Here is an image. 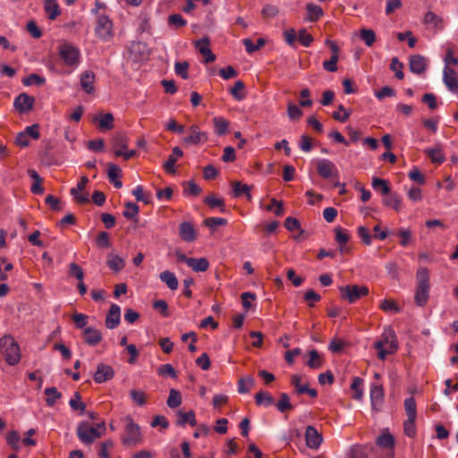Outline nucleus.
<instances>
[{
  "label": "nucleus",
  "instance_id": "b1692460",
  "mask_svg": "<svg viewBox=\"0 0 458 458\" xmlns=\"http://www.w3.org/2000/svg\"><path fill=\"white\" fill-rule=\"evenodd\" d=\"M188 267L195 272H205L209 267V262L206 258H191Z\"/></svg>",
  "mask_w": 458,
  "mask_h": 458
},
{
  "label": "nucleus",
  "instance_id": "774afa93",
  "mask_svg": "<svg viewBox=\"0 0 458 458\" xmlns=\"http://www.w3.org/2000/svg\"><path fill=\"white\" fill-rule=\"evenodd\" d=\"M283 38L289 46H293L298 38V34L293 29L285 30Z\"/></svg>",
  "mask_w": 458,
  "mask_h": 458
},
{
  "label": "nucleus",
  "instance_id": "680f3d73",
  "mask_svg": "<svg viewBox=\"0 0 458 458\" xmlns=\"http://www.w3.org/2000/svg\"><path fill=\"white\" fill-rule=\"evenodd\" d=\"M226 223V219L222 217H209L204 221L205 225L211 230H215L217 226L225 225Z\"/></svg>",
  "mask_w": 458,
  "mask_h": 458
},
{
  "label": "nucleus",
  "instance_id": "4c0bfd02",
  "mask_svg": "<svg viewBox=\"0 0 458 458\" xmlns=\"http://www.w3.org/2000/svg\"><path fill=\"white\" fill-rule=\"evenodd\" d=\"M255 402L259 406H270L274 403V399L267 392L259 391L255 394Z\"/></svg>",
  "mask_w": 458,
  "mask_h": 458
},
{
  "label": "nucleus",
  "instance_id": "a18cd8bd",
  "mask_svg": "<svg viewBox=\"0 0 458 458\" xmlns=\"http://www.w3.org/2000/svg\"><path fill=\"white\" fill-rule=\"evenodd\" d=\"M71 408L74 411H80L81 413L85 412L86 404L81 402V396L79 392H75L73 398L69 401Z\"/></svg>",
  "mask_w": 458,
  "mask_h": 458
},
{
  "label": "nucleus",
  "instance_id": "8fccbe9b",
  "mask_svg": "<svg viewBox=\"0 0 458 458\" xmlns=\"http://www.w3.org/2000/svg\"><path fill=\"white\" fill-rule=\"evenodd\" d=\"M139 213V206L132 202H127L125 204V210L123 215L127 219L134 220Z\"/></svg>",
  "mask_w": 458,
  "mask_h": 458
},
{
  "label": "nucleus",
  "instance_id": "de8ad7c7",
  "mask_svg": "<svg viewBox=\"0 0 458 458\" xmlns=\"http://www.w3.org/2000/svg\"><path fill=\"white\" fill-rule=\"evenodd\" d=\"M377 444L384 448H393L394 445V438L389 433L383 434L377 437Z\"/></svg>",
  "mask_w": 458,
  "mask_h": 458
},
{
  "label": "nucleus",
  "instance_id": "bb28decb",
  "mask_svg": "<svg viewBox=\"0 0 458 458\" xmlns=\"http://www.w3.org/2000/svg\"><path fill=\"white\" fill-rule=\"evenodd\" d=\"M130 55L132 57H143L149 55L148 48L142 42H134L130 47Z\"/></svg>",
  "mask_w": 458,
  "mask_h": 458
},
{
  "label": "nucleus",
  "instance_id": "864d4df0",
  "mask_svg": "<svg viewBox=\"0 0 458 458\" xmlns=\"http://www.w3.org/2000/svg\"><path fill=\"white\" fill-rule=\"evenodd\" d=\"M20 435L16 430L9 432L6 437L7 444L15 451H18L20 449Z\"/></svg>",
  "mask_w": 458,
  "mask_h": 458
},
{
  "label": "nucleus",
  "instance_id": "13d9d810",
  "mask_svg": "<svg viewBox=\"0 0 458 458\" xmlns=\"http://www.w3.org/2000/svg\"><path fill=\"white\" fill-rule=\"evenodd\" d=\"M46 81L44 77H41L36 73H31L28 77L24 78L22 80V83L25 86H31V85H42Z\"/></svg>",
  "mask_w": 458,
  "mask_h": 458
},
{
  "label": "nucleus",
  "instance_id": "bf43d9fd",
  "mask_svg": "<svg viewBox=\"0 0 458 458\" xmlns=\"http://www.w3.org/2000/svg\"><path fill=\"white\" fill-rule=\"evenodd\" d=\"M196 48L204 57H215L209 49V44L207 39H202L196 42Z\"/></svg>",
  "mask_w": 458,
  "mask_h": 458
},
{
  "label": "nucleus",
  "instance_id": "49530a36",
  "mask_svg": "<svg viewBox=\"0 0 458 458\" xmlns=\"http://www.w3.org/2000/svg\"><path fill=\"white\" fill-rule=\"evenodd\" d=\"M363 380L360 377H354L352 379L351 388L354 391L352 397L358 401H360L363 397V391L361 389V385Z\"/></svg>",
  "mask_w": 458,
  "mask_h": 458
},
{
  "label": "nucleus",
  "instance_id": "052dcab7",
  "mask_svg": "<svg viewBox=\"0 0 458 458\" xmlns=\"http://www.w3.org/2000/svg\"><path fill=\"white\" fill-rule=\"evenodd\" d=\"M408 177L417 182L420 185H423L426 182L424 175L421 174L419 168L413 167L408 174Z\"/></svg>",
  "mask_w": 458,
  "mask_h": 458
},
{
  "label": "nucleus",
  "instance_id": "a211bd4d",
  "mask_svg": "<svg viewBox=\"0 0 458 458\" xmlns=\"http://www.w3.org/2000/svg\"><path fill=\"white\" fill-rule=\"evenodd\" d=\"M179 234L181 238L187 242H192L196 240V232L192 225L189 222H182L179 225Z\"/></svg>",
  "mask_w": 458,
  "mask_h": 458
},
{
  "label": "nucleus",
  "instance_id": "f704fd0d",
  "mask_svg": "<svg viewBox=\"0 0 458 458\" xmlns=\"http://www.w3.org/2000/svg\"><path fill=\"white\" fill-rule=\"evenodd\" d=\"M255 380L251 376L244 378H240L238 381V392L240 394H246L254 386Z\"/></svg>",
  "mask_w": 458,
  "mask_h": 458
},
{
  "label": "nucleus",
  "instance_id": "f257e3e1",
  "mask_svg": "<svg viewBox=\"0 0 458 458\" xmlns=\"http://www.w3.org/2000/svg\"><path fill=\"white\" fill-rule=\"evenodd\" d=\"M77 436L80 441L85 445H91L95 440L100 438L106 431L104 421L92 427L89 422L81 421L77 426Z\"/></svg>",
  "mask_w": 458,
  "mask_h": 458
},
{
  "label": "nucleus",
  "instance_id": "f03ea898",
  "mask_svg": "<svg viewBox=\"0 0 458 458\" xmlns=\"http://www.w3.org/2000/svg\"><path fill=\"white\" fill-rule=\"evenodd\" d=\"M0 349L4 356L5 361L10 366H14L20 362V347L12 335H5L0 338Z\"/></svg>",
  "mask_w": 458,
  "mask_h": 458
},
{
  "label": "nucleus",
  "instance_id": "a19ab883",
  "mask_svg": "<svg viewBox=\"0 0 458 458\" xmlns=\"http://www.w3.org/2000/svg\"><path fill=\"white\" fill-rule=\"evenodd\" d=\"M417 286H429V274L426 267H420L416 275Z\"/></svg>",
  "mask_w": 458,
  "mask_h": 458
},
{
  "label": "nucleus",
  "instance_id": "c03bdc74",
  "mask_svg": "<svg viewBox=\"0 0 458 458\" xmlns=\"http://www.w3.org/2000/svg\"><path fill=\"white\" fill-rule=\"evenodd\" d=\"M427 68V64L425 59H410V70L411 72L420 74Z\"/></svg>",
  "mask_w": 458,
  "mask_h": 458
},
{
  "label": "nucleus",
  "instance_id": "338daca9",
  "mask_svg": "<svg viewBox=\"0 0 458 458\" xmlns=\"http://www.w3.org/2000/svg\"><path fill=\"white\" fill-rule=\"evenodd\" d=\"M81 190L78 188H72L70 192L71 195L73 197V199L79 203V204H86L89 202V199L87 193L81 194Z\"/></svg>",
  "mask_w": 458,
  "mask_h": 458
},
{
  "label": "nucleus",
  "instance_id": "423d86ee",
  "mask_svg": "<svg viewBox=\"0 0 458 458\" xmlns=\"http://www.w3.org/2000/svg\"><path fill=\"white\" fill-rule=\"evenodd\" d=\"M341 298L347 300L350 303H353L363 296L369 294L367 286H360L358 284H347L339 287Z\"/></svg>",
  "mask_w": 458,
  "mask_h": 458
},
{
  "label": "nucleus",
  "instance_id": "473e14b6",
  "mask_svg": "<svg viewBox=\"0 0 458 458\" xmlns=\"http://www.w3.org/2000/svg\"><path fill=\"white\" fill-rule=\"evenodd\" d=\"M371 184L375 191H380V193L384 196L389 194L391 191L386 180L380 179L378 177H373Z\"/></svg>",
  "mask_w": 458,
  "mask_h": 458
},
{
  "label": "nucleus",
  "instance_id": "69168bd1",
  "mask_svg": "<svg viewBox=\"0 0 458 458\" xmlns=\"http://www.w3.org/2000/svg\"><path fill=\"white\" fill-rule=\"evenodd\" d=\"M97 245L101 249H106L110 246L109 234L106 232H100L96 239Z\"/></svg>",
  "mask_w": 458,
  "mask_h": 458
},
{
  "label": "nucleus",
  "instance_id": "1a4fd4ad",
  "mask_svg": "<svg viewBox=\"0 0 458 458\" xmlns=\"http://www.w3.org/2000/svg\"><path fill=\"white\" fill-rule=\"evenodd\" d=\"M317 171L324 179L338 176V170L335 165L328 159H320L317 163Z\"/></svg>",
  "mask_w": 458,
  "mask_h": 458
},
{
  "label": "nucleus",
  "instance_id": "4468645a",
  "mask_svg": "<svg viewBox=\"0 0 458 458\" xmlns=\"http://www.w3.org/2000/svg\"><path fill=\"white\" fill-rule=\"evenodd\" d=\"M121 310L117 304H112L106 318L105 325L109 329L117 327L120 324Z\"/></svg>",
  "mask_w": 458,
  "mask_h": 458
},
{
  "label": "nucleus",
  "instance_id": "0eeeda50",
  "mask_svg": "<svg viewBox=\"0 0 458 458\" xmlns=\"http://www.w3.org/2000/svg\"><path fill=\"white\" fill-rule=\"evenodd\" d=\"M125 434L123 437V444L125 445H135L141 440L140 427L134 423L131 417H126Z\"/></svg>",
  "mask_w": 458,
  "mask_h": 458
},
{
  "label": "nucleus",
  "instance_id": "58836bf2",
  "mask_svg": "<svg viewBox=\"0 0 458 458\" xmlns=\"http://www.w3.org/2000/svg\"><path fill=\"white\" fill-rule=\"evenodd\" d=\"M307 19L310 21H317L319 17L323 15V10L320 6L314 4H307Z\"/></svg>",
  "mask_w": 458,
  "mask_h": 458
},
{
  "label": "nucleus",
  "instance_id": "412c9836",
  "mask_svg": "<svg viewBox=\"0 0 458 458\" xmlns=\"http://www.w3.org/2000/svg\"><path fill=\"white\" fill-rule=\"evenodd\" d=\"M58 51L61 57H78L80 55L78 48L68 42L60 43L58 46Z\"/></svg>",
  "mask_w": 458,
  "mask_h": 458
},
{
  "label": "nucleus",
  "instance_id": "9d476101",
  "mask_svg": "<svg viewBox=\"0 0 458 458\" xmlns=\"http://www.w3.org/2000/svg\"><path fill=\"white\" fill-rule=\"evenodd\" d=\"M35 98L33 97L27 93H21L15 98L13 106L20 114H25L33 108Z\"/></svg>",
  "mask_w": 458,
  "mask_h": 458
},
{
  "label": "nucleus",
  "instance_id": "e433bc0d",
  "mask_svg": "<svg viewBox=\"0 0 458 458\" xmlns=\"http://www.w3.org/2000/svg\"><path fill=\"white\" fill-rule=\"evenodd\" d=\"M425 153L435 164H442L445 161V157L439 147L425 149Z\"/></svg>",
  "mask_w": 458,
  "mask_h": 458
},
{
  "label": "nucleus",
  "instance_id": "cd10ccee",
  "mask_svg": "<svg viewBox=\"0 0 458 458\" xmlns=\"http://www.w3.org/2000/svg\"><path fill=\"white\" fill-rule=\"evenodd\" d=\"M214 130L216 134L221 136L226 134L229 127V122L221 116L213 118Z\"/></svg>",
  "mask_w": 458,
  "mask_h": 458
},
{
  "label": "nucleus",
  "instance_id": "dca6fc26",
  "mask_svg": "<svg viewBox=\"0 0 458 458\" xmlns=\"http://www.w3.org/2000/svg\"><path fill=\"white\" fill-rule=\"evenodd\" d=\"M95 73L92 71H85L81 74V87L87 94H93L95 92Z\"/></svg>",
  "mask_w": 458,
  "mask_h": 458
},
{
  "label": "nucleus",
  "instance_id": "393cba45",
  "mask_svg": "<svg viewBox=\"0 0 458 458\" xmlns=\"http://www.w3.org/2000/svg\"><path fill=\"white\" fill-rule=\"evenodd\" d=\"M233 196L234 198H239L242 195H245L248 199H251L250 194V186L248 184H242L240 182H233Z\"/></svg>",
  "mask_w": 458,
  "mask_h": 458
},
{
  "label": "nucleus",
  "instance_id": "39448f33",
  "mask_svg": "<svg viewBox=\"0 0 458 458\" xmlns=\"http://www.w3.org/2000/svg\"><path fill=\"white\" fill-rule=\"evenodd\" d=\"M112 145L116 157H123L125 160H128L136 155V150H127L128 137L123 132H118L114 135Z\"/></svg>",
  "mask_w": 458,
  "mask_h": 458
},
{
  "label": "nucleus",
  "instance_id": "c756f323",
  "mask_svg": "<svg viewBox=\"0 0 458 458\" xmlns=\"http://www.w3.org/2000/svg\"><path fill=\"white\" fill-rule=\"evenodd\" d=\"M429 286H417L415 302L418 306H424L428 299Z\"/></svg>",
  "mask_w": 458,
  "mask_h": 458
},
{
  "label": "nucleus",
  "instance_id": "6e6552de",
  "mask_svg": "<svg viewBox=\"0 0 458 458\" xmlns=\"http://www.w3.org/2000/svg\"><path fill=\"white\" fill-rule=\"evenodd\" d=\"M375 349L381 347L387 348L390 352H395L398 349L397 339L394 332L392 329H386L381 335L380 340L375 342Z\"/></svg>",
  "mask_w": 458,
  "mask_h": 458
},
{
  "label": "nucleus",
  "instance_id": "5fc2aeb1",
  "mask_svg": "<svg viewBox=\"0 0 458 458\" xmlns=\"http://www.w3.org/2000/svg\"><path fill=\"white\" fill-rule=\"evenodd\" d=\"M204 202L212 208L219 207L221 212L225 211L224 200L222 199L216 198L214 195L207 196L204 199Z\"/></svg>",
  "mask_w": 458,
  "mask_h": 458
},
{
  "label": "nucleus",
  "instance_id": "0e129e2a",
  "mask_svg": "<svg viewBox=\"0 0 458 458\" xmlns=\"http://www.w3.org/2000/svg\"><path fill=\"white\" fill-rule=\"evenodd\" d=\"M69 275L79 281H82L84 278V272L82 268L76 263H71L69 265Z\"/></svg>",
  "mask_w": 458,
  "mask_h": 458
},
{
  "label": "nucleus",
  "instance_id": "6e6d98bb",
  "mask_svg": "<svg viewBox=\"0 0 458 458\" xmlns=\"http://www.w3.org/2000/svg\"><path fill=\"white\" fill-rule=\"evenodd\" d=\"M287 114L291 120L294 121L299 120L302 116L303 112L297 105L289 103L287 106Z\"/></svg>",
  "mask_w": 458,
  "mask_h": 458
},
{
  "label": "nucleus",
  "instance_id": "a878e982",
  "mask_svg": "<svg viewBox=\"0 0 458 458\" xmlns=\"http://www.w3.org/2000/svg\"><path fill=\"white\" fill-rule=\"evenodd\" d=\"M159 278L170 290L178 288V280L173 272L165 270L159 275Z\"/></svg>",
  "mask_w": 458,
  "mask_h": 458
},
{
  "label": "nucleus",
  "instance_id": "c85d7f7f",
  "mask_svg": "<svg viewBox=\"0 0 458 458\" xmlns=\"http://www.w3.org/2000/svg\"><path fill=\"white\" fill-rule=\"evenodd\" d=\"M28 174L30 176L31 179H33L34 182L31 185V192L34 194H42L44 191L43 187L41 186L42 183V178L39 176V174L33 169H29Z\"/></svg>",
  "mask_w": 458,
  "mask_h": 458
},
{
  "label": "nucleus",
  "instance_id": "603ef678",
  "mask_svg": "<svg viewBox=\"0 0 458 458\" xmlns=\"http://www.w3.org/2000/svg\"><path fill=\"white\" fill-rule=\"evenodd\" d=\"M307 365L310 369H318V368H320L322 366V361H321V359H320V355H319V353L318 352L317 350H311L310 352V359L307 361Z\"/></svg>",
  "mask_w": 458,
  "mask_h": 458
},
{
  "label": "nucleus",
  "instance_id": "79ce46f5",
  "mask_svg": "<svg viewBox=\"0 0 458 458\" xmlns=\"http://www.w3.org/2000/svg\"><path fill=\"white\" fill-rule=\"evenodd\" d=\"M404 408L407 418L416 419L417 416V408L416 402L413 397L406 398L404 401Z\"/></svg>",
  "mask_w": 458,
  "mask_h": 458
},
{
  "label": "nucleus",
  "instance_id": "ea45409f",
  "mask_svg": "<svg viewBox=\"0 0 458 458\" xmlns=\"http://www.w3.org/2000/svg\"><path fill=\"white\" fill-rule=\"evenodd\" d=\"M166 403L169 408L174 409L179 407L182 404V396L180 392L175 389H170Z\"/></svg>",
  "mask_w": 458,
  "mask_h": 458
},
{
  "label": "nucleus",
  "instance_id": "4be33fe9",
  "mask_svg": "<svg viewBox=\"0 0 458 458\" xmlns=\"http://www.w3.org/2000/svg\"><path fill=\"white\" fill-rule=\"evenodd\" d=\"M44 10L50 20H55L61 13L57 0H45Z\"/></svg>",
  "mask_w": 458,
  "mask_h": 458
},
{
  "label": "nucleus",
  "instance_id": "9b49d317",
  "mask_svg": "<svg viewBox=\"0 0 458 458\" xmlns=\"http://www.w3.org/2000/svg\"><path fill=\"white\" fill-rule=\"evenodd\" d=\"M370 403L371 408L373 411H378L381 410L384 399L385 393L383 386L381 385H374L372 384L370 386Z\"/></svg>",
  "mask_w": 458,
  "mask_h": 458
},
{
  "label": "nucleus",
  "instance_id": "7c9ffc66",
  "mask_svg": "<svg viewBox=\"0 0 458 458\" xmlns=\"http://www.w3.org/2000/svg\"><path fill=\"white\" fill-rule=\"evenodd\" d=\"M106 264L114 272L121 271L125 266L124 260L120 256L113 254L109 255Z\"/></svg>",
  "mask_w": 458,
  "mask_h": 458
},
{
  "label": "nucleus",
  "instance_id": "aec40b11",
  "mask_svg": "<svg viewBox=\"0 0 458 458\" xmlns=\"http://www.w3.org/2000/svg\"><path fill=\"white\" fill-rule=\"evenodd\" d=\"M383 204L395 211L402 209V199L396 192L390 191L389 194H386L383 199Z\"/></svg>",
  "mask_w": 458,
  "mask_h": 458
},
{
  "label": "nucleus",
  "instance_id": "09e8293b",
  "mask_svg": "<svg viewBox=\"0 0 458 458\" xmlns=\"http://www.w3.org/2000/svg\"><path fill=\"white\" fill-rule=\"evenodd\" d=\"M359 36L360 39L369 47L371 46L376 39V34L370 29L360 30Z\"/></svg>",
  "mask_w": 458,
  "mask_h": 458
},
{
  "label": "nucleus",
  "instance_id": "37998d69",
  "mask_svg": "<svg viewBox=\"0 0 458 458\" xmlns=\"http://www.w3.org/2000/svg\"><path fill=\"white\" fill-rule=\"evenodd\" d=\"M244 83L242 81H237L233 87L230 89V93L236 100H242L245 98Z\"/></svg>",
  "mask_w": 458,
  "mask_h": 458
},
{
  "label": "nucleus",
  "instance_id": "72a5a7b5",
  "mask_svg": "<svg viewBox=\"0 0 458 458\" xmlns=\"http://www.w3.org/2000/svg\"><path fill=\"white\" fill-rule=\"evenodd\" d=\"M44 393L47 395L46 402L48 406H53L62 397V394L55 386L46 388Z\"/></svg>",
  "mask_w": 458,
  "mask_h": 458
},
{
  "label": "nucleus",
  "instance_id": "5701e85b",
  "mask_svg": "<svg viewBox=\"0 0 458 458\" xmlns=\"http://www.w3.org/2000/svg\"><path fill=\"white\" fill-rule=\"evenodd\" d=\"M176 423L179 426H184L186 423H189L191 426H195V412L193 411H189L187 412H184L181 410L178 411Z\"/></svg>",
  "mask_w": 458,
  "mask_h": 458
},
{
  "label": "nucleus",
  "instance_id": "f3484780",
  "mask_svg": "<svg viewBox=\"0 0 458 458\" xmlns=\"http://www.w3.org/2000/svg\"><path fill=\"white\" fill-rule=\"evenodd\" d=\"M84 341L89 346H95L102 340V334L99 330L89 327L83 331Z\"/></svg>",
  "mask_w": 458,
  "mask_h": 458
},
{
  "label": "nucleus",
  "instance_id": "20e7f679",
  "mask_svg": "<svg viewBox=\"0 0 458 458\" xmlns=\"http://www.w3.org/2000/svg\"><path fill=\"white\" fill-rule=\"evenodd\" d=\"M94 30L96 36L103 41H108L114 36V24L106 14H101L95 18Z\"/></svg>",
  "mask_w": 458,
  "mask_h": 458
},
{
  "label": "nucleus",
  "instance_id": "ddd939ff",
  "mask_svg": "<svg viewBox=\"0 0 458 458\" xmlns=\"http://www.w3.org/2000/svg\"><path fill=\"white\" fill-rule=\"evenodd\" d=\"M305 440L309 448L318 449L323 441V437L313 426H308L305 431Z\"/></svg>",
  "mask_w": 458,
  "mask_h": 458
},
{
  "label": "nucleus",
  "instance_id": "e2e57ef3",
  "mask_svg": "<svg viewBox=\"0 0 458 458\" xmlns=\"http://www.w3.org/2000/svg\"><path fill=\"white\" fill-rule=\"evenodd\" d=\"M188 69L189 64L187 62H177L174 64L175 73L184 80L188 79L189 77Z\"/></svg>",
  "mask_w": 458,
  "mask_h": 458
},
{
  "label": "nucleus",
  "instance_id": "6ab92c4d",
  "mask_svg": "<svg viewBox=\"0 0 458 458\" xmlns=\"http://www.w3.org/2000/svg\"><path fill=\"white\" fill-rule=\"evenodd\" d=\"M183 152L179 147L173 148V154L169 156L168 159L164 163V169L166 173L174 174L175 173L174 165L177 159L182 157Z\"/></svg>",
  "mask_w": 458,
  "mask_h": 458
},
{
  "label": "nucleus",
  "instance_id": "2f4dec72",
  "mask_svg": "<svg viewBox=\"0 0 458 458\" xmlns=\"http://www.w3.org/2000/svg\"><path fill=\"white\" fill-rule=\"evenodd\" d=\"M424 22L434 29H442L444 27L443 19L433 12L426 13Z\"/></svg>",
  "mask_w": 458,
  "mask_h": 458
},
{
  "label": "nucleus",
  "instance_id": "2eb2a0df",
  "mask_svg": "<svg viewBox=\"0 0 458 458\" xmlns=\"http://www.w3.org/2000/svg\"><path fill=\"white\" fill-rule=\"evenodd\" d=\"M191 134L183 139L186 144L197 145L201 141L208 140V135L205 131H201L198 125H191L190 127Z\"/></svg>",
  "mask_w": 458,
  "mask_h": 458
},
{
  "label": "nucleus",
  "instance_id": "c9c22d12",
  "mask_svg": "<svg viewBox=\"0 0 458 458\" xmlns=\"http://www.w3.org/2000/svg\"><path fill=\"white\" fill-rule=\"evenodd\" d=\"M276 406L280 412H285L293 409V406L290 402V397L285 393L280 394V399L276 403Z\"/></svg>",
  "mask_w": 458,
  "mask_h": 458
},
{
  "label": "nucleus",
  "instance_id": "7ed1b4c3",
  "mask_svg": "<svg viewBox=\"0 0 458 458\" xmlns=\"http://www.w3.org/2000/svg\"><path fill=\"white\" fill-rule=\"evenodd\" d=\"M458 65V59H445L443 71V81L448 89L452 92H458V78L455 67Z\"/></svg>",
  "mask_w": 458,
  "mask_h": 458
},
{
  "label": "nucleus",
  "instance_id": "3c124183",
  "mask_svg": "<svg viewBox=\"0 0 458 458\" xmlns=\"http://www.w3.org/2000/svg\"><path fill=\"white\" fill-rule=\"evenodd\" d=\"M380 309L383 311L389 313L400 312V308L397 306L394 301L391 299H385L380 304Z\"/></svg>",
  "mask_w": 458,
  "mask_h": 458
},
{
  "label": "nucleus",
  "instance_id": "f8f14e48",
  "mask_svg": "<svg viewBox=\"0 0 458 458\" xmlns=\"http://www.w3.org/2000/svg\"><path fill=\"white\" fill-rule=\"evenodd\" d=\"M114 376V369L104 363H99L97 366V370L93 376L94 381L98 384H101L110 380Z\"/></svg>",
  "mask_w": 458,
  "mask_h": 458
},
{
  "label": "nucleus",
  "instance_id": "4d7b16f0",
  "mask_svg": "<svg viewBox=\"0 0 458 458\" xmlns=\"http://www.w3.org/2000/svg\"><path fill=\"white\" fill-rule=\"evenodd\" d=\"M98 127L101 130H110L114 127V116L112 114H106L99 119Z\"/></svg>",
  "mask_w": 458,
  "mask_h": 458
}]
</instances>
